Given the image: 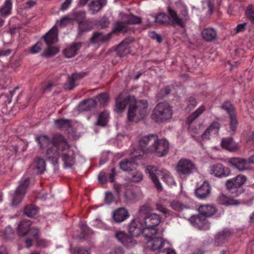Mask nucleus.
Returning a JSON list of instances; mask_svg holds the SVG:
<instances>
[{
    "label": "nucleus",
    "mask_w": 254,
    "mask_h": 254,
    "mask_svg": "<svg viewBox=\"0 0 254 254\" xmlns=\"http://www.w3.org/2000/svg\"><path fill=\"white\" fill-rule=\"evenodd\" d=\"M221 109L226 111L229 115V116L236 114L233 105L229 101H225L222 103L221 106Z\"/></svg>",
    "instance_id": "4c0bfd02"
},
{
    "label": "nucleus",
    "mask_w": 254,
    "mask_h": 254,
    "mask_svg": "<svg viewBox=\"0 0 254 254\" xmlns=\"http://www.w3.org/2000/svg\"><path fill=\"white\" fill-rule=\"evenodd\" d=\"M145 172L149 174V177L158 191L162 190L161 184L159 180V177H161L163 181L166 183H168L172 180V177L168 173H164L155 166H148L145 169Z\"/></svg>",
    "instance_id": "6e6552de"
},
{
    "label": "nucleus",
    "mask_w": 254,
    "mask_h": 254,
    "mask_svg": "<svg viewBox=\"0 0 254 254\" xmlns=\"http://www.w3.org/2000/svg\"><path fill=\"white\" fill-rule=\"evenodd\" d=\"M220 127V125L218 122H213L209 127H207V133L213 134L214 135L217 134L219 132Z\"/></svg>",
    "instance_id": "09e8293b"
},
{
    "label": "nucleus",
    "mask_w": 254,
    "mask_h": 254,
    "mask_svg": "<svg viewBox=\"0 0 254 254\" xmlns=\"http://www.w3.org/2000/svg\"><path fill=\"white\" fill-rule=\"evenodd\" d=\"M55 144L59 143V146H55V150L49 149L47 159L50 160L53 164L58 163L61 156L64 163V168H70L75 163L76 154L71 149L66 138L61 134H56L54 137Z\"/></svg>",
    "instance_id": "f257e3e1"
},
{
    "label": "nucleus",
    "mask_w": 254,
    "mask_h": 254,
    "mask_svg": "<svg viewBox=\"0 0 254 254\" xmlns=\"http://www.w3.org/2000/svg\"><path fill=\"white\" fill-rule=\"evenodd\" d=\"M129 216L128 210L125 207L116 209L113 212V218L115 222L121 223Z\"/></svg>",
    "instance_id": "aec40b11"
},
{
    "label": "nucleus",
    "mask_w": 254,
    "mask_h": 254,
    "mask_svg": "<svg viewBox=\"0 0 254 254\" xmlns=\"http://www.w3.org/2000/svg\"><path fill=\"white\" fill-rule=\"evenodd\" d=\"M124 21L126 24H137L141 23V19L139 17L130 14L125 17Z\"/></svg>",
    "instance_id": "ea45409f"
},
{
    "label": "nucleus",
    "mask_w": 254,
    "mask_h": 254,
    "mask_svg": "<svg viewBox=\"0 0 254 254\" xmlns=\"http://www.w3.org/2000/svg\"><path fill=\"white\" fill-rule=\"evenodd\" d=\"M85 15V11L83 10L75 11L69 13L71 21H76L78 25L86 19Z\"/></svg>",
    "instance_id": "2f4dec72"
},
{
    "label": "nucleus",
    "mask_w": 254,
    "mask_h": 254,
    "mask_svg": "<svg viewBox=\"0 0 254 254\" xmlns=\"http://www.w3.org/2000/svg\"><path fill=\"white\" fill-rule=\"evenodd\" d=\"M171 207L177 211H180L183 209V204L178 200H174L171 202Z\"/></svg>",
    "instance_id": "6e6d98bb"
},
{
    "label": "nucleus",
    "mask_w": 254,
    "mask_h": 254,
    "mask_svg": "<svg viewBox=\"0 0 254 254\" xmlns=\"http://www.w3.org/2000/svg\"><path fill=\"white\" fill-rule=\"evenodd\" d=\"M143 179L142 173L140 172L137 171L133 173L130 178V180L134 183H138L141 181Z\"/></svg>",
    "instance_id": "5fc2aeb1"
},
{
    "label": "nucleus",
    "mask_w": 254,
    "mask_h": 254,
    "mask_svg": "<svg viewBox=\"0 0 254 254\" xmlns=\"http://www.w3.org/2000/svg\"><path fill=\"white\" fill-rule=\"evenodd\" d=\"M217 201L219 204L225 206H238L244 203L243 200L236 199L231 196H227L223 193L219 195Z\"/></svg>",
    "instance_id": "a211bd4d"
},
{
    "label": "nucleus",
    "mask_w": 254,
    "mask_h": 254,
    "mask_svg": "<svg viewBox=\"0 0 254 254\" xmlns=\"http://www.w3.org/2000/svg\"><path fill=\"white\" fill-rule=\"evenodd\" d=\"M245 15L246 17L250 20L251 22L254 24V11L253 9V5H249L246 9Z\"/></svg>",
    "instance_id": "8fccbe9b"
},
{
    "label": "nucleus",
    "mask_w": 254,
    "mask_h": 254,
    "mask_svg": "<svg viewBox=\"0 0 254 254\" xmlns=\"http://www.w3.org/2000/svg\"><path fill=\"white\" fill-rule=\"evenodd\" d=\"M176 3H180L181 5V7H180V13L181 17L178 15L176 11L173 9L170 6L167 7V12L172 19L173 24L178 25L181 28H185L186 23L190 19L188 8L180 0L177 1Z\"/></svg>",
    "instance_id": "423d86ee"
},
{
    "label": "nucleus",
    "mask_w": 254,
    "mask_h": 254,
    "mask_svg": "<svg viewBox=\"0 0 254 254\" xmlns=\"http://www.w3.org/2000/svg\"><path fill=\"white\" fill-rule=\"evenodd\" d=\"M35 168L37 170V173L40 174L43 173L46 169V162L43 158L40 157L36 158L35 161Z\"/></svg>",
    "instance_id": "58836bf2"
},
{
    "label": "nucleus",
    "mask_w": 254,
    "mask_h": 254,
    "mask_svg": "<svg viewBox=\"0 0 254 254\" xmlns=\"http://www.w3.org/2000/svg\"><path fill=\"white\" fill-rule=\"evenodd\" d=\"M116 176V169L113 168L111 169L110 173H107L105 172H101L98 176V180L100 183L105 184L107 181L110 182H114L115 181V177Z\"/></svg>",
    "instance_id": "bb28decb"
},
{
    "label": "nucleus",
    "mask_w": 254,
    "mask_h": 254,
    "mask_svg": "<svg viewBox=\"0 0 254 254\" xmlns=\"http://www.w3.org/2000/svg\"><path fill=\"white\" fill-rule=\"evenodd\" d=\"M59 133L54 134L52 138L50 139L48 136L45 135H40L37 136L36 137V140L38 142V145L40 148L41 149H46V156L47 158V153L49 149H52L55 150V146H57V148L59 146V143L57 144H55L54 137L56 134H58Z\"/></svg>",
    "instance_id": "ddd939ff"
},
{
    "label": "nucleus",
    "mask_w": 254,
    "mask_h": 254,
    "mask_svg": "<svg viewBox=\"0 0 254 254\" xmlns=\"http://www.w3.org/2000/svg\"><path fill=\"white\" fill-rule=\"evenodd\" d=\"M74 254H91L89 249L82 247H76L74 251Z\"/></svg>",
    "instance_id": "bf43d9fd"
},
{
    "label": "nucleus",
    "mask_w": 254,
    "mask_h": 254,
    "mask_svg": "<svg viewBox=\"0 0 254 254\" xmlns=\"http://www.w3.org/2000/svg\"><path fill=\"white\" fill-rule=\"evenodd\" d=\"M247 24V23L246 22L238 24L235 28L236 33H238L241 32H243L246 29Z\"/></svg>",
    "instance_id": "338daca9"
},
{
    "label": "nucleus",
    "mask_w": 254,
    "mask_h": 254,
    "mask_svg": "<svg viewBox=\"0 0 254 254\" xmlns=\"http://www.w3.org/2000/svg\"><path fill=\"white\" fill-rule=\"evenodd\" d=\"M127 31L126 24L125 22L117 21L115 25L114 28L112 31L113 33H116L122 31L126 32Z\"/></svg>",
    "instance_id": "a18cd8bd"
},
{
    "label": "nucleus",
    "mask_w": 254,
    "mask_h": 254,
    "mask_svg": "<svg viewBox=\"0 0 254 254\" xmlns=\"http://www.w3.org/2000/svg\"><path fill=\"white\" fill-rule=\"evenodd\" d=\"M109 98V94L104 92L97 96L94 100H96L97 103H98L100 106H104L108 101Z\"/></svg>",
    "instance_id": "37998d69"
},
{
    "label": "nucleus",
    "mask_w": 254,
    "mask_h": 254,
    "mask_svg": "<svg viewBox=\"0 0 254 254\" xmlns=\"http://www.w3.org/2000/svg\"><path fill=\"white\" fill-rule=\"evenodd\" d=\"M135 100L129 95L122 93L116 99V107L117 112H123L127 104H129L128 119L133 120L135 117L138 120L143 119L146 115L148 103L146 100H140L137 105H134Z\"/></svg>",
    "instance_id": "7ed1b4c3"
},
{
    "label": "nucleus",
    "mask_w": 254,
    "mask_h": 254,
    "mask_svg": "<svg viewBox=\"0 0 254 254\" xmlns=\"http://www.w3.org/2000/svg\"><path fill=\"white\" fill-rule=\"evenodd\" d=\"M32 222L30 220L27 219L21 220L18 224L17 228V233L20 236H25L28 234L31 228Z\"/></svg>",
    "instance_id": "393cba45"
},
{
    "label": "nucleus",
    "mask_w": 254,
    "mask_h": 254,
    "mask_svg": "<svg viewBox=\"0 0 254 254\" xmlns=\"http://www.w3.org/2000/svg\"><path fill=\"white\" fill-rule=\"evenodd\" d=\"M132 153L137 155L139 154V151L133 149V151L131 152V158L130 159H126L121 161L119 164L121 169L125 171H130L135 168L137 164L135 163L134 159H140L141 157L135 158L132 156Z\"/></svg>",
    "instance_id": "dca6fc26"
},
{
    "label": "nucleus",
    "mask_w": 254,
    "mask_h": 254,
    "mask_svg": "<svg viewBox=\"0 0 254 254\" xmlns=\"http://www.w3.org/2000/svg\"><path fill=\"white\" fill-rule=\"evenodd\" d=\"M12 2L10 0H6L4 5L0 9V13L2 16H7L11 13Z\"/></svg>",
    "instance_id": "79ce46f5"
},
{
    "label": "nucleus",
    "mask_w": 254,
    "mask_h": 254,
    "mask_svg": "<svg viewBox=\"0 0 254 254\" xmlns=\"http://www.w3.org/2000/svg\"><path fill=\"white\" fill-rule=\"evenodd\" d=\"M126 201L127 203L133 202L137 201L139 199V195L137 192L133 189H128L125 193Z\"/></svg>",
    "instance_id": "72a5a7b5"
},
{
    "label": "nucleus",
    "mask_w": 254,
    "mask_h": 254,
    "mask_svg": "<svg viewBox=\"0 0 254 254\" xmlns=\"http://www.w3.org/2000/svg\"><path fill=\"white\" fill-rule=\"evenodd\" d=\"M69 22H72L71 19V17L69 16V13L67 15H65L62 17L60 20V25L61 26H65Z\"/></svg>",
    "instance_id": "13d9d810"
},
{
    "label": "nucleus",
    "mask_w": 254,
    "mask_h": 254,
    "mask_svg": "<svg viewBox=\"0 0 254 254\" xmlns=\"http://www.w3.org/2000/svg\"><path fill=\"white\" fill-rule=\"evenodd\" d=\"M129 39H125L117 47L116 52L118 56L122 57L130 53Z\"/></svg>",
    "instance_id": "a878e982"
},
{
    "label": "nucleus",
    "mask_w": 254,
    "mask_h": 254,
    "mask_svg": "<svg viewBox=\"0 0 254 254\" xmlns=\"http://www.w3.org/2000/svg\"><path fill=\"white\" fill-rule=\"evenodd\" d=\"M161 222L160 216L156 213L150 214L144 218L145 227L143 230L144 237H152L153 235H158L156 227Z\"/></svg>",
    "instance_id": "1a4fd4ad"
},
{
    "label": "nucleus",
    "mask_w": 254,
    "mask_h": 254,
    "mask_svg": "<svg viewBox=\"0 0 254 254\" xmlns=\"http://www.w3.org/2000/svg\"><path fill=\"white\" fill-rule=\"evenodd\" d=\"M155 22L158 24L165 25H175L172 24V19L169 14L168 15L165 13H160L157 14L155 18Z\"/></svg>",
    "instance_id": "473e14b6"
},
{
    "label": "nucleus",
    "mask_w": 254,
    "mask_h": 254,
    "mask_svg": "<svg viewBox=\"0 0 254 254\" xmlns=\"http://www.w3.org/2000/svg\"><path fill=\"white\" fill-rule=\"evenodd\" d=\"M109 24V20L106 16H103L100 20L96 22V24L100 26L102 28H105L107 27Z\"/></svg>",
    "instance_id": "864d4df0"
},
{
    "label": "nucleus",
    "mask_w": 254,
    "mask_h": 254,
    "mask_svg": "<svg viewBox=\"0 0 254 254\" xmlns=\"http://www.w3.org/2000/svg\"><path fill=\"white\" fill-rule=\"evenodd\" d=\"M97 105V101L93 98L88 99L80 102L77 109L79 111H88L95 108Z\"/></svg>",
    "instance_id": "b1692460"
},
{
    "label": "nucleus",
    "mask_w": 254,
    "mask_h": 254,
    "mask_svg": "<svg viewBox=\"0 0 254 254\" xmlns=\"http://www.w3.org/2000/svg\"><path fill=\"white\" fill-rule=\"evenodd\" d=\"M30 184V180L26 178L20 182L13 196L11 204L13 206H17L22 201L26 192L27 189Z\"/></svg>",
    "instance_id": "f8f14e48"
},
{
    "label": "nucleus",
    "mask_w": 254,
    "mask_h": 254,
    "mask_svg": "<svg viewBox=\"0 0 254 254\" xmlns=\"http://www.w3.org/2000/svg\"><path fill=\"white\" fill-rule=\"evenodd\" d=\"M72 1V0H65L61 6L60 10L62 11L66 10L70 6Z\"/></svg>",
    "instance_id": "680f3d73"
},
{
    "label": "nucleus",
    "mask_w": 254,
    "mask_h": 254,
    "mask_svg": "<svg viewBox=\"0 0 254 254\" xmlns=\"http://www.w3.org/2000/svg\"><path fill=\"white\" fill-rule=\"evenodd\" d=\"M198 211L199 214L191 216L189 220L194 227L202 229L206 224V205H200Z\"/></svg>",
    "instance_id": "9b49d317"
},
{
    "label": "nucleus",
    "mask_w": 254,
    "mask_h": 254,
    "mask_svg": "<svg viewBox=\"0 0 254 254\" xmlns=\"http://www.w3.org/2000/svg\"><path fill=\"white\" fill-rule=\"evenodd\" d=\"M125 251L124 249L121 247H116L115 249H113L110 252V254H124Z\"/></svg>",
    "instance_id": "774afa93"
},
{
    "label": "nucleus",
    "mask_w": 254,
    "mask_h": 254,
    "mask_svg": "<svg viewBox=\"0 0 254 254\" xmlns=\"http://www.w3.org/2000/svg\"><path fill=\"white\" fill-rule=\"evenodd\" d=\"M139 154L132 156L141 157L145 153L154 154L156 156L162 157L166 156L169 149V143L166 139H159L155 134L142 137L139 141Z\"/></svg>",
    "instance_id": "f03ea898"
},
{
    "label": "nucleus",
    "mask_w": 254,
    "mask_h": 254,
    "mask_svg": "<svg viewBox=\"0 0 254 254\" xmlns=\"http://www.w3.org/2000/svg\"><path fill=\"white\" fill-rule=\"evenodd\" d=\"M109 114L107 112H103L101 113L98 117V121L96 125L104 127L107 123Z\"/></svg>",
    "instance_id": "c03bdc74"
},
{
    "label": "nucleus",
    "mask_w": 254,
    "mask_h": 254,
    "mask_svg": "<svg viewBox=\"0 0 254 254\" xmlns=\"http://www.w3.org/2000/svg\"><path fill=\"white\" fill-rule=\"evenodd\" d=\"M247 180V177L242 175H238L236 177L229 179L226 182V187L229 190L241 187Z\"/></svg>",
    "instance_id": "f3484780"
},
{
    "label": "nucleus",
    "mask_w": 254,
    "mask_h": 254,
    "mask_svg": "<svg viewBox=\"0 0 254 254\" xmlns=\"http://www.w3.org/2000/svg\"><path fill=\"white\" fill-rule=\"evenodd\" d=\"M217 38L216 31L212 27L207 28V42L213 41Z\"/></svg>",
    "instance_id": "603ef678"
},
{
    "label": "nucleus",
    "mask_w": 254,
    "mask_h": 254,
    "mask_svg": "<svg viewBox=\"0 0 254 254\" xmlns=\"http://www.w3.org/2000/svg\"><path fill=\"white\" fill-rule=\"evenodd\" d=\"M228 162L232 167L241 171L246 170V165H250L249 158L246 159L243 158L232 157L228 159Z\"/></svg>",
    "instance_id": "6ab92c4d"
},
{
    "label": "nucleus",
    "mask_w": 254,
    "mask_h": 254,
    "mask_svg": "<svg viewBox=\"0 0 254 254\" xmlns=\"http://www.w3.org/2000/svg\"><path fill=\"white\" fill-rule=\"evenodd\" d=\"M81 47V43H73L64 51V56L68 58H72L77 54V52Z\"/></svg>",
    "instance_id": "c85d7f7f"
},
{
    "label": "nucleus",
    "mask_w": 254,
    "mask_h": 254,
    "mask_svg": "<svg viewBox=\"0 0 254 254\" xmlns=\"http://www.w3.org/2000/svg\"><path fill=\"white\" fill-rule=\"evenodd\" d=\"M222 147L231 152L234 151L238 149L237 144L233 141L232 137L223 138L221 140Z\"/></svg>",
    "instance_id": "c756f323"
},
{
    "label": "nucleus",
    "mask_w": 254,
    "mask_h": 254,
    "mask_svg": "<svg viewBox=\"0 0 254 254\" xmlns=\"http://www.w3.org/2000/svg\"><path fill=\"white\" fill-rule=\"evenodd\" d=\"M173 116L172 107L166 102L158 103L152 111L151 118L156 123L170 121Z\"/></svg>",
    "instance_id": "39448f33"
},
{
    "label": "nucleus",
    "mask_w": 254,
    "mask_h": 254,
    "mask_svg": "<svg viewBox=\"0 0 254 254\" xmlns=\"http://www.w3.org/2000/svg\"><path fill=\"white\" fill-rule=\"evenodd\" d=\"M188 108L190 109L193 108L197 105V102L195 99L192 97H190L188 99Z\"/></svg>",
    "instance_id": "0e129e2a"
},
{
    "label": "nucleus",
    "mask_w": 254,
    "mask_h": 254,
    "mask_svg": "<svg viewBox=\"0 0 254 254\" xmlns=\"http://www.w3.org/2000/svg\"><path fill=\"white\" fill-rule=\"evenodd\" d=\"M230 118V129L232 134H234L238 126V120L236 117V114L229 116Z\"/></svg>",
    "instance_id": "de8ad7c7"
},
{
    "label": "nucleus",
    "mask_w": 254,
    "mask_h": 254,
    "mask_svg": "<svg viewBox=\"0 0 254 254\" xmlns=\"http://www.w3.org/2000/svg\"><path fill=\"white\" fill-rule=\"evenodd\" d=\"M194 164L190 160L182 158L178 163L176 167L177 172L180 175H189L195 170Z\"/></svg>",
    "instance_id": "4468645a"
},
{
    "label": "nucleus",
    "mask_w": 254,
    "mask_h": 254,
    "mask_svg": "<svg viewBox=\"0 0 254 254\" xmlns=\"http://www.w3.org/2000/svg\"><path fill=\"white\" fill-rule=\"evenodd\" d=\"M216 211L215 207L211 205H207V217L213 215Z\"/></svg>",
    "instance_id": "69168bd1"
},
{
    "label": "nucleus",
    "mask_w": 254,
    "mask_h": 254,
    "mask_svg": "<svg viewBox=\"0 0 254 254\" xmlns=\"http://www.w3.org/2000/svg\"><path fill=\"white\" fill-rule=\"evenodd\" d=\"M114 200L113 194L111 192H107L106 193L105 197V201L107 204H110Z\"/></svg>",
    "instance_id": "052dcab7"
},
{
    "label": "nucleus",
    "mask_w": 254,
    "mask_h": 254,
    "mask_svg": "<svg viewBox=\"0 0 254 254\" xmlns=\"http://www.w3.org/2000/svg\"><path fill=\"white\" fill-rule=\"evenodd\" d=\"M38 212V207L32 204L26 206L24 210V214L29 217H35L37 215Z\"/></svg>",
    "instance_id": "e433bc0d"
},
{
    "label": "nucleus",
    "mask_w": 254,
    "mask_h": 254,
    "mask_svg": "<svg viewBox=\"0 0 254 254\" xmlns=\"http://www.w3.org/2000/svg\"><path fill=\"white\" fill-rule=\"evenodd\" d=\"M107 0H93L88 5L89 11L92 14L98 13L104 6L107 4Z\"/></svg>",
    "instance_id": "5701e85b"
},
{
    "label": "nucleus",
    "mask_w": 254,
    "mask_h": 254,
    "mask_svg": "<svg viewBox=\"0 0 254 254\" xmlns=\"http://www.w3.org/2000/svg\"><path fill=\"white\" fill-rule=\"evenodd\" d=\"M144 228L143 222L139 218H135L131 221L129 225V234L123 231H117L115 233V237L125 247L131 248L137 243L134 238L141 233L143 235Z\"/></svg>",
    "instance_id": "20e7f679"
},
{
    "label": "nucleus",
    "mask_w": 254,
    "mask_h": 254,
    "mask_svg": "<svg viewBox=\"0 0 254 254\" xmlns=\"http://www.w3.org/2000/svg\"><path fill=\"white\" fill-rule=\"evenodd\" d=\"M210 174L218 178H223L229 176L230 170L228 167H225L222 164L218 163L210 166Z\"/></svg>",
    "instance_id": "2eb2a0df"
},
{
    "label": "nucleus",
    "mask_w": 254,
    "mask_h": 254,
    "mask_svg": "<svg viewBox=\"0 0 254 254\" xmlns=\"http://www.w3.org/2000/svg\"><path fill=\"white\" fill-rule=\"evenodd\" d=\"M1 236L5 240H11L14 236L13 230L11 227L8 226L2 232Z\"/></svg>",
    "instance_id": "49530a36"
},
{
    "label": "nucleus",
    "mask_w": 254,
    "mask_h": 254,
    "mask_svg": "<svg viewBox=\"0 0 254 254\" xmlns=\"http://www.w3.org/2000/svg\"><path fill=\"white\" fill-rule=\"evenodd\" d=\"M161 234L158 232V235H153L152 237H144L148 240L147 247L152 251H157V254H176L174 250L168 248H163L165 243V240L161 236Z\"/></svg>",
    "instance_id": "0eeeda50"
},
{
    "label": "nucleus",
    "mask_w": 254,
    "mask_h": 254,
    "mask_svg": "<svg viewBox=\"0 0 254 254\" xmlns=\"http://www.w3.org/2000/svg\"><path fill=\"white\" fill-rule=\"evenodd\" d=\"M206 181H204L203 184L195 190V195L197 198L204 199L206 197Z\"/></svg>",
    "instance_id": "f704fd0d"
},
{
    "label": "nucleus",
    "mask_w": 254,
    "mask_h": 254,
    "mask_svg": "<svg viewBox=\"0 0 254 254\" xmlns=\"http://www.w3.org/2000/svg\"><path fill=\"white\" fill-rule=\"evenodd\" d=\"M92 28V23L89 20L85 19L78 25V35L80 36L83 32L90 31Z\"/></svg>",
    "instance_id": "c9c22d12"
},
{
    "label": "nucleus",
    "mask_w": 254,
    "mask_h": 254,
    "mask_svg": "<svg viewBox=\"0 0 254 254\" xmlns=\"http://www.w3.org/2000/svg\"><path fill=\"white\" fill-rule=\"evenodd\" d=\"M205 110L204 106L199 107L195 112L190 114L187 118V123L189 124H191Z\"/></svg>",
    "instance_id": "a19ab883"
},
{
    "label": "nucleus",
    "mask_w": 254,
    "mask_h": 254,
    "mask_svg": "<svg viewBox=\"0 0 254 254\" xmlns=\"http://www.w3.org/2000/svg\"><path fill=\"white\" fill-rule=\"evenodd\" d=\"M43 38L49 48L46 51V55L47 57L55 55L59 53V50L56 47H51L52 45L57 41L58 29L56 26H54L45 36Z\"/></svg>",
    "instance_id": "9d476101"
},
{
    "label": "nucleus",
    "mask_w": 254,
    "mask_h": 254,
    "mask_svg": "<svg viewBox=\"0 0 254 254\" xmlns=\"http://www.w3.org/2000/svg\"><path fill=\"white\" fill-rule=\"evenodd\" d=\"M112 33L104 35L102 32H94L90 39V42L94 44L106 42L110 39Z\"/></svg>",
    "instance_id": "cd10ccee"
},
{
    "label": "nucleus",
    "mask_w": 254,
    "mask_h": 254,
    "mask_svg": "<svg viewBox=\"0 0 254 254\" xmlns=\"http://www.w3.org/2000/svg\"><path fill=\"white\" fill-rule=\"evenodd\" d=\"M149 36L152 39L156 40L159 43H161L162 41V37L154 31L150 32L149 34Z\"/></svg>",
    "instance_id": "e2e57ef3"
},
{
    "label": "nucleus",
    "mask_w": 254,
    "mask_h": 254,
    "mask_svg": "<svg viewBox=\"0 0 254 254\" xmlns=\"http://www.w3.org/2000/svg\"><path fill=\"white\" fill-rule=\"evenodd\" d=\"M39 230L38 229L35 227H31L28 233V234H29L30 236H32L33 239L35 241L39 238Z\"/></svg>",
    "instance_id": "4d7b16f0"
},
{
    "label": "nucleus",
    "mask_w": 254,
    "mask_h": 254,
    "mask_svg": "<svg viewBox=\"0 0 254 254\" xmlns=\"http://www.w3.org/2000/svg\"><path fill=\"white\" fill-rule=\"evenodd\" d=\"M86 73L84 72L73 73L71 76L68 77L67 83L65 85V88L69 90H72L77 85L76 82L84 77Z\"/></svg>",
    "instance_id": "412c9836"
},
{
    "label": "nucleus",
    "mask_w": 254,
    "mask_h": 254,
    "mask_svg": "<svg viewBox=\"0 0 254 254\" xmlns=\"http://www.w3.org/2000/svg\"><path fill=\"white\" fill-rule=\"evenodd\" d=\"M231 232L228 229H224L218 232L215 237V243L218 245L224 243L230 237Z\"/></svg>",
    "instance_id": "7c9ffc66"
},
{
    "label": "nucleus",
    "mask_w": 254,
    "mask_h": 254,
    "mask_svg": "<svg viewBox=\"0 0 254 254\" xmlns=\"http://www.w3.org/2000/svg\"><path fill=\"white\" fill-rule=\"evenodd\" d=\"M55 127L62 130H68L72 127V121L70 119L60 118L54 120Z\"/></svg>",
    "instance_id": "4be33fe9"
},
{
    "label": "nucleus",
    "mask_w": 254,
    "mask_h": 254,
    "mask_svg": "<svg viewBox=\"0 0 254 254\" xmlns=\"http://www.w3.org/2000/svg\"><path fill=\"white\" fill-rule=\"evenodd\" d=\"M171 89L169 86H165L162 88L161 90L157 93L156 97L158 100H160L165 98L170 93Z\"/></svg>",
    "instance_id": "3c124183"
}]
</instances>
